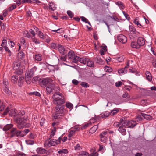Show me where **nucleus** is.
I'll return each mask as SVG.
<instances>
[{
	"instance_id": "f257e3e1",
	"label": "nucleus",
	"mask_w": 156,
	"mask_h": 156,
	"mask_svg": "<svg viewBox=\"0 0 156 156\" xmlns=\"http://www.w3.org/2000/svg\"><path fill=\"white\" fill-rule=\"evenodd\" d=\"M53 102L57 105L55 107V111L58 114H63L65 112L63 104L65 103L63 95L59 92L55 93L52 96Z\"/></svg>"
},
{
	"instance_id": "f03ea898",
	"label": "nucleus",
	"mask_w": 156,
	"mask_h": 156,
	"mask_svg": "<svg viewBox=\"0 0 156 156\" xmlns=\"http://www.w3.org/2000/svg\"><path fill=\"white\" fill-rule=\"evenodd\" d=\"M24 114V112L22 111L18 114V117L15 118V121L17 123V127L20 129L24 127H29L30 125V123H27L28 119L27 117L23 116Z\"/></svg>"
},
{
	"instance_id": "7ed1b4c3",
	"label": "nucleus",
	"mask_w": 156,
	"mask_h": 156,
	"mask_svg": "<svg viewBox=\"0 0 156 156\" xmlns=\"http://www.w3.org/2000/svg\"><path fill=\"white\" fill-rule=\"evenodd\" d=\"M62 138V136H61L58 139H53L49 138L48 139L46 140L44 145L45 147H49L51 146H55L56 145L60 144Z\"/></svg>"
},
{
	"instance_id": "20e7f679",
	"label": "nucleus",
	"mask_w": 156,
	"mask_h": 156,
	"mask_svg": "<svg viewBox=\"0 0 156 156\" xmlns=\"http://www.w3.org/2000/svg\"><path fill=\"white\" fill-rule=\"evenodd\" d=\"M21 62L20 60L16 61L13 63V69L17 71L16 73L19 75H21L23 72V70L21 66Z\"/></svg>"
},
{
	"instance_id": "39448f33",
	"label": "nucleus",
	"mask_w": 156,
	"mask_h": 156,
	"mask_svg": "<svg viewBox=\"0 0 156 156\" xmlns=\"http://www.w3.org/2000/svg\"><path fill=\"white\" fill-rule=\"evenodd\" d=\"M10 137L12 138L14 136L22 137L24 136L23 133L20 131H18L16 128H13L10 130Z\"/></svg>"
},
{
	"instance_id": "423d86ee",
	"label": "nucleus",
	"mask_w": 156,
	"mask_h": 156,
	"mask_svg": "<svg viewBox=\"0 0 156 156\" xmlns=\"http://www.w3.org/2000/svg\"><path fill=\"white\" fill-rule=\"evenodd\" d=\"M129 31L131 34H132V36L133 38H136L140 36V34L137 32L135 28L132 26L130 25L129 27Z\"/></svg>"
},
{
	"instance_id": "0eeeda50",
	"label": "nucleus",
	"mask_w": 156,
	"mask_h": 156,
	"mask_svg": "<svg viewBox=\"0 0 156 156\" xmlns=\"http://www.w3.org/2000/svg\"><path fill=\"white\" fill-rule=\"evenodd\" d=\"M53 81L52 79L47 78H45L41 80H40V82L41 86L44 87L46 86H47Z\"/></svg>"
},
{
	"instance_id": "6e6552de",
	"label": "nucleus",
	"mask_w": 156,
	"mask_h": 156,
	"mask_svg": "<svg viewBox=\"0 0 156 156\" xmlns=\"http://www.w3.org/2000/svg\"><path fill=\"white\" fill-rule=\"evenodd\" d=\"M108 136L107 131H103L99 135L100 140L102 142L105 143L106 141Z\"/></svg>"
},
{
	"instance_id": "1a4fd4ad",
	"label": "nucleus",
	"mask_w": 156,
	"mask_h": 156,
	"mask_svg": "<svg viewBox=\"0 0 156 156\" xmlns=\"http://www.w3.org/2000/svg\"><path fill=\"white\" fill-rule=\"evenodd\" d=\"M129 67V62H127L124 68L119 69L118 72L120 75H122L127 73V68Z\"/></svg>"
},
{
	"instance_id": "9d476101",
	"label": "nucleus",
	"mask_w": 156,
	"mask_h": 156,
	"mask_svg": "<svg viewBox=\"0 0 156 156\" xmlns=\"http://www.w3.org/2000/svg\"><path fill=\"white\" fill-rule=\"evenodd\" d=\"M56 89V87L55 84L53 83V81L50 84L48 85L46 88L47 92L49 94Z\"/></svg>"
},
{
	"instance_id": "9b49d317",
	"label": "nucleus",
	"mask_w": 156,
	"mask_h": 156,
	"mask_svg": "<svg viewBox=\"0 0 156 156\" xmlns=\"http://www.w3.org/2000/svg\"><path fill=\"white\" fill-rule=\"evenodd\" d=\"M8 112L9 115L11 116H16L18 115V114L16 112V110L15 109H12L9 111L8 109L7 108L4 112V115H6Z\"/></svg>"
},
{
	"instance_id": "f8f14e48",
	"label": "nucleus",
	"mask_w": 156,
	"mask_h": 156,
	"mask_svg": "<svg viewBox=\"0 0 156 156\" xmlns=\"http://www.w3.org/2000/svg\"><path fill=\"white\" fill-rule=\"evenodd\" d=\"M118 40L123 44L125 43L127 41L126 37L122 34H119L117 37Z\"/></svg>"
},
{
	"instance_id": "ddd939ff",
	"label": "nucleus",
	"mask_w": 156,
	"mask_h": 156,
	"mask_svg": "<svg viewBox=\"0 0 156 156\" xmlns=\"http://www.w3.org/2000/svg\"><path fill=\"white\" fill-rule=\"evenodd\" d=\"M57 48L59 53L62 55H64L67 53V50H66L64 47L60 44H58Z\"/></svg>"
},
{
	"instance_id": "4468645a",
	"label": "nucleus",
	"mask_w": 156,
	"mask_h": 156,
	"mask_svg": "<svg viewBox=\"0 0 156 156\" xmlns=\"http://www.w3.org/2000/svg\"><path fill=\"white\" fill-rule=\"evenodd\" d=\"M68 153V151L67 149H60L58 152L57 155L58 156H66L64 154Z\"/></svg>"
},
{
	"instance_id": "2eb2a0df",
	"label": "nucleus",
	"mask_w": 156,
	"mask_h": 156,
	"mask_svg": "<svg viewBox=\"0 0 156 156\" xmlns=\"http://www.w3.org/2000/svg\"><path fill=\"white\" fill-rule=\"evenodd\" d=\"M137 42L140 47L141 46H143L145 44L144 39L141 37H139L137 39Z\"/></svg>"
},
{
	"instance_id": "dca6fc26",
	"label": "nucleus",
	"mask_w": 156,
	"mask_h": 156,
	"mask_svg": "<svg viewBox=\"0 0 156 156\" xmlns=\"http://www.w3.org/2000/svg\"><path fill=\"white\" fill-rule=\"evenodd\" d=\"M127 126L128 128H133L136 125V122L132 120H128Z\"/></svg>"
},
{
	"instance_id": "f3484780",
	"label": "nucleus",
	"mask_w": 156,
	"mask_h": 156,
	"mask_svg": "<svg viewBox=\"0 0 156 156\" xmlns=\"http://www.w3.org/2000/svg\"><path fill=\"white\" fill-rule=\"evenodd\" d=\"M34 74L33 69H30L29 70H27L25 73V76H29L32 77Z\"/></svg>"
},
{
	"instance_id": "a211bd4d",
	"label": "nucleus",
	"mask_w": 156,
	"mask_h": 156,
	"mask_svg": "<svg viewBox=\"0 0 156 156\" xmlns=\"http://www.w3.org/2000/svg\"><path fill=\"white\" fill-rule=\"evenodd\" d=\"M26 2L27 3H40V2L38 0H23L21 1L22 3H24Z\"/></svg>"
},
{
	"instance_id": "6ab92c4d",
	"label": "nucleus",
	"mask_w": 156,
	"mask_h": 156,
	"mask_svg": "<svg viewBox=\"0 0 156 156\" xmlns=\"http://www.w3.org/2000/svg\"><path fill=\"white\" fill-rule=\"evenodd\" d=\"M145 75L146 79L149 82L151 81L152 77L150 72L148 71H146L145 72Z\"/></svg>"
},
{
	"instance_id": "aec40b11",
	"label": "nucleus",
	"mask_w": 156,
	"mask_h": 156,
	"mask_svg": "<svg viewBox=\"0 0 156 156\" xmlns=\"http://www.w3.org/2000/svg\"><path fill=\"white\" fill-rule=\"evenodd\" d=\"M37 153L38 154H44L46 152V150L41 147L38 148L36 150Z\"/></svg>"
},
{
	"instance_id": "412c9836",
	"label": "nucleus",
	"mask_w": 156,
	"mask_h": 156,
	"mask_svg": "<svg viewBox=\"0 0 156 156\" xmlns=\"http://www.w3.org/2000/svg\"><path fill=\"white\" fill-rule=\"evenodd\" d=\"M49 9L54 11L56 9V5L53 2H51L49 4Z\"/></svg>"
},
{
	"instance_id": "4be33fe9",
	"label": "nucleus",
	"mask_w": 156,
	"mask_h": 156,
	"mask_svg": "<svg viewBox=\"0 0 156 156\" xmlns=\"http://www.w3.org/2000/svg\"><path fill=\"white\" fill-rule=\"evenodd\" d=\"M118 130L123 135H125L126 134V129L122 126H120L119 128L118 129Z\"/></svg>"
},
{
	"instance_id": "5701e85b",
	"label": "nucleus",
	"mask_w": 156,
	"mask_h": 156,
	"mask_svg": "<svg viewBox=\"0 0 156 156\" xmlns=\"http://www.w3.org/2000/svg\"><path fill=\"white\" fill-rule=\"evenodd\" d=\"M116 4L121 9H123L125 8V6L123 4L121 1H119L115 2Z\"/></svg>"
},
{
	"instance_id": "b1692460",
	"label": "nucleus",
	"mask_w": 156,
	"mask_h": 156,
	"mask_svg": "<svg viewBox=\"0 0 156 156\" xmlns=\"http://www.w3.org/2000/svg\"><path fill=\"white\" fill-rule=\"evenodd\" d=\"M3 91L5 92L8 95H10L11 94V92L9 90L8 87L2 88Z\"/></svg>"
},
{
	"instance_id": "393cba45",
	"label": "nucleus",
	"mask_w": 156,
	"mask_h": 156,
	"mask_svg": "<svg viewBox=\"0 0 156 156\" xmlns=\"http://www.w3.org/2000/svg\"><path fill=\"white\" fill-rule=\"evenodd\" d=\"M24 80V77L21 76L19 78L18 81V84L19 86L21 87L22 85Z\"/></svg>"
},
{
	"instance_id": "a878e982",
	"label": "nucleus",
	"mask_w": 156,
	"mask_h": 156,
	"mask_svg": "<svg viewBox=\"0 0 156 156\" xmlns=\"http://www.w3.org/2000/svg\"><path fill=\"white\" fill-rule=\"evenodd\" d=\"M119 108H115L110 112V115H113L117 113L119 111Z\"/></svg>"
},
{
	"instance_id": "bb28decb",
	"label": "nucleus",
	"mask_w": 156,
	"mask_h": 156,
	"mask_svg": "<svg viewBox=\"0 0 156 156\" xmlns=\"http://www.w3.org/2000/svg\"><path fill=\"white\" fill-rule=\"evenodd\" d=\"M87 65L90 67H91L94 66V63L93 61L90 60V59L88 58L86 63Z\"/></svg>"
},
{
	"instance_id": "cd10ccee",
	"label": "nucleus",
	"mask_w": 156,
	"mask_h": 156,
	"mask_svg": "<svg viewBox=\"0 0 156 156\" xmlns=\"http://www.w3.org/2000/svg\"><path fill=\"white\" fill-rule=\"evenodd\" d=\"M87 59V58L84 57H82L79 59V61L80 63L83 64H86Z\"/></svg>"
},
{
	"instance_id": "c85d7f7f",
	"label": "nucleus",
	"mask_w": 156,
	"mask_h": 156,
	"mask_svg": "<svg viewBox=\"0 0 156 156\" xmlns=\"http://www.w3.org/2000/svg\"><path fill=\"white\" fill-rule=\"evenodd\" d=\"M98 125H95L93 126L90 130V133H94L98 128Z\"/></svg>"
},
{
	"instance_id": "c756f323",
	"label": "nucleus",
	"mask_w": 156,
	"mask_h": 156,
	"mask_svg": "<svg viewBox=\"0 0 156 156\" xmlns=\"http://www.w3.org/2000/svg\"><path fill=\"white\" fill-rule=\"evenodd\" d=\"M37 34L41 39H44L45 38L46 36V35L45 34H44L42 31L41 30Z\"/></svg>"
},
{
	"instance_id": "7c9ffc66",
	"label": "nucleus",
	"mask_w": 156,
	"mask_h": 156,
	"mask_svg": "<svg viewBox=\"0 0 156 156\" xmlns=\"http://www.w3.org/2000/svg\"><path fill=\"white\" fill-rule=\"evenodd\" d=\"M13 127L12 124H7L3 128V130L4 131H7Z\"/></svg>"
},
{
	"instance_id": "2f4dec72",
	"label": "nucleus",
	"mask_w": 156,
	"mask_h": 156,
	"mask_svg": "<svg viewBox=\"0 0 156 156\" xmlns=\"http://www.w3.org/2000/svg\"><path fill=\"white\" fill-rule=\"evenodd\" d=\"M9 83L7 80L4 79L3 80V83L2 84V87H8Z\"/></svg>"
},
{
	"instance_id": "473e14b6",
	"label": "nucleus",
	"mask_w": 156,
	"mask_h": 156,
	"mask_svg": "<svg viewBox=\"0 0 156 156\" xmlns=\"http://www.w3.org/2000/svg\"><path fill=\"white\" fill-rule=\"evenodd\" d=\"M24 53L23 51H21L17 54V56L20 60L22 59L24 57Z\"/></svg>"
},
{
	"instance_id": "72a5a7b5",
	"label": "nucleus",
	"mask_w": 156,
	"mask_h": 156,
	"mask_svg": "<svg viewBox=\"0 0 156 156\" xmlns=\"http://www.w3.org/2000/svg\"><path fill=\"white\" fill-rule=\"evenodd\" d=\"M141 115L145 119H146L147 120L151 119H152V116L150 115L146 114L144 113H141Z\"/></svg>"
},
{
	"instance_id": "f704fd0d",
	"label": "nucleus",
	"mask_w": 156,
	"mask_h": 156,
	"mask_svg": "<svg viewBox=\"0 0 156 156\" xmlns=\"http://www.w3.org/2000/svg\"><path fill=\"white\" fill-rule=\"evenodd\" d=\"M68 57L70 59L73 58L75 56L74 52L72 51H70L68 53Z\"/></svg>"
},
{
	"instance_id": "c9c22d12",
	"label": "nucleus",
	"mask_w": 156,
	"mask_h": 156,
	"mask_svg": "<svg viewBox=\"0 0 156 156\" xmlns=\"http://www.w3.org/2000/svg\"><path fill=\"white\" fill-rule=\"evenodd\" d=\"M131 46L133 48H140L138 44L137 43L135 42H132L131 43Z\"/></svg>"
},
{
	"instance_id": "e433bc0d",
	"label": "nucleus",
	"mask_w": 156,
	"mask_h": 156,
	"mask_svg": "<svg viewBox=\"0 0 156 156\" xmlns=\"http://www.w3.org/2000/svg\"><path fill=\"white\" fill-rule=\"evenodd\" d=\"M128 120H124L122 121H121V122L120 123V125L121 126H127Z\"/></svg>"
},
{
	"instance_id": "4c0bfd02",
	"label": "nucleus",
	"mask_w": 156,
	"mask_h": 156,
	"mask_svg": "<svg viewBox=\"0 0 156 156\" xmlns=\"http://www.w3.org/2000/svg\"><path fill=\"white\" fill-rule=\"evenodd\" d=\"M79 156H89V153L86 151H82L80 152L79 154Z\"/></svg>"
},
{
	"instance_id": "58836bf2",
	"label": "nucleus",
	"mask_w": 156,
	"mask_h": 156,
	"mask_svg": "<svg viewBox=\"0 0 156 156\" xmlns=\"http://www.w3.org/2000/svg\"><path fill=\"white\" fill-rule=\"evenodd\" d=\"M34 58L36 60L40 61L42 59L41 55L40 54L36 55H35Z\"/></svg>"
},
{
	"instance_id": "ea45409f",
	"label": "nucleus",
	"mask_w": 156,
	"mask_h": 156,
	"mask_svg": "<svg viewBox=\"0 0 156 156\" xmlns=\"http://www.w3.org/2000/svg\"><path fill=\"white\" fill-rule=\"evenodd\" d=\"M12 82L14 83L17 82V81L18 79V77L16 76H13L12 77Z\"/></svg>"
},
{
	"instance_id": "a19ab883",
	"label": "nucleus",
	"mask_w": 156,
	"mask_h": 156,
	"mask_svg": "<svg viewBox=\"0 0 156 156\" xmlns=\"http://www.w3.org/2000/svg\"><path fill=\"white\" fill-rule=\"evenodd\" d=\"M110 115V112L108 111H106L105 113L102 114L101 117L102 118H106L108 117Z\"/></svg>"
},
{
	"instance_id": "79ce46f5",
	"label": "nucleus",
	"mask_w": 156,
	"mask_h": 156,
	"mask_svg": "<svg viewBox=\"0 0 156 156\" xmlns=\"http://www.w3.org/2000/svg\"><path fill=\"white\" fill-rule=\"evenodd\" d=\"M66 106L67 108L70 109H73V104L69 102H66Z\"/></svg>"
},
{
	"instance_id": "37998d69",
	"label": "nucleus",
	"mask_w": 156,
	"mask_h": 156,
	"mask_svg": "<svg viewBox=\"0 0 156 156\" xmlns=\"http://www.w3.org/2000/svg\"><path fill=\"white\" fill-rule=\"evenodd\" d=\"M79 57L77 56H75L73 58L71 59L73 60L72 62L77 63L79 60Z\"/></svg>"
},
{
	"instance_id": "c03bdc74",
	"label": "nucleus",
	"mask_w": 156,
	"mask_h": 156,
	"mask_svg": "<svg viewBox=\"0 0 156 156\" xmlns=\"http://www.w3.org/2000/svg\"><path fill=\"white\" fill-rule=\"evenodd\" d=\"M20 42L21 45L24 46V47H26L27 44L25 42V41L24 39L22 37L20 38Z\"/></svg>"
},
{
	"instance_id": "a18cd8bd",
	"label": "nucleus",
	"mask_w": 156,
	"mask_h": 156,
	"mask_svg": "<svg viewBox=\"0 0 156 156\" xmlns=\"http://www.w3.org/2000/svg\"><path fill=\"white\" fill-rule=\"evenodd\" d=\"M133 23L137 25L139 27H140V26H141V24L139 23L137 18H136L134 20Z\"/></svg>"
},
{
	"instance_id": "49530a36",
	"label": "nucleus",
	"mask_w": 156,
	"mask_h": 156,
	"mask_svg": "<svg viewBox=\"0 0 156 156\" xmlns=\"http://www.w3.org/2000/svg\"><path fill=\"white\" fill-rule=\"evenodd\" d=\"M23 35L24 37H26L28 38L30 37V35L28 31H24L23 32Z\"/></svg>"
},
{
	"instance_id": "de8ad7c7",
	"label": "nucleus",
	"mask_w": 156,
	"mask_h": 156,
	"mask_svg": "<svg viewBox=\"0 0 156 156\" xmlns=\"http://www.w3.org/2000/svg\"><path fill=\"white\" fill-rule=\"evenodd\" d=\"M26 142L28 145H32L34 144V141L33 140L29 139L26 140Z\"/></svg>"
},
{
	"instance_id": "09e8293b",
	"label": "nucleus",
	"mask_w": 156,
	"mask_h": 156,
	"mask_svg": "<svg viewBox=\"0 0 156 156\" xmlns=\"http://www.w3.org/2000/svg\"><path fill=\"white\" fill-rule=\"evenodd\" d=\"M75 133V131H74V130H71L69 131L68 135L69 140L71 139V137Z\"/></svg>"
},
{
	"instance_id": "8fccbe9b",
	"label": "nucleus",
	"mask_w": 156,
	"mask_h": 156,
	"mask_svg": "<svg viewBox=\"0 0 156 156\" xmlns=\"http://www.w3.org/2000/svg\"><path fill=\"white\" fill-rule=\"evenodd\" d=\"M32 39L33 41L35 44H39L40 43L38 40L35 38L34 37H32Z\"/></svg>"
},
{
	"instance_id": "3c124183",
	"label": "nucleus",
	"mask_w": 156,
	"mask_h": 156,
	"mask_svg": "<svg viewBox=\"0 0 156 156\" xmlns=\"http://www.w3.org/2000/svg\"><path fill=\"white\" fill-rule=\"evenodd\" d=\"M31 77L25 76V81L27 84H30L31 81Z\"/></svg>"
},
{
	"instance_id": "603ef678",
	"label": "nucleus",
	"mask_w": 156,
	"mask_h": 156,
	"mask_svg": "<svg viewBox=\"0 0 156 156\" xmlns=\"http://www.w3.org/2000/svg\"><path fill=\"white\" fill-rule=\"evenodd\" d=\"M122 12L126 20L129 21L130 19V18L128 14L125 11H122Z\"/></svg>"
},
{
	"instance_id": "864d4df0",
	"label": "nucleus",
	"mask_w": 156,
	"mask_h": 156,
	"mask_svg": "<svg viewBox=\"0 0 156 156\" xmlns=\"http://www.w3.org/2000/svg\"><path fill=\"white\" fill-rule=\"evenodd\" d=\"M116 58L117 60L119 62H122L124 60V58L122 56H117Z\"/></svg>"
},
{
	"instance_id": "5fc2aeb1",
	"label": "nucleus",
	"mask_w": 156,
	"mask_h": 156,
	"mask_svg": "<svg viewBox=\"0 0 156 156\" xmlns=\"http://www.w3.org/2000/svg\"><path fill=\"white\" fill-rule=\"evenodd\" d=\"M16 155V156H26L24 153L21 151L17 152Z\"/></svg>"
},
{
	"instance_id": "6e6d98bb",
	"label": "nucleus",
	"mask_w": 156,
	"mask_h": 156,
	"mask_svg": "<svg viewBox=\"0 0 156 156\" xmlns=\"http://www.w3.org/2000/svg\"><path fill=\"white\" fill-rule=\"evenodd\" d=\"M82 20L85 22L86 23H87L88 24L91 26V24L88 21V20L86 18L84 17H82Z\"/></svg>"
},
{
	"instance_id": "4d7b16f0",
	"label": "nucleus",
	"mask_w": 156,
	"mask_h": 156,
	"mask_svg": "<svg viewBox=\"0 0 156 156\" xmlns=\"http://www.w3.org/2000/svg\"><path fill=\"white\" fill-rule=\"evenodd\" d=\"M67 13L70 18H72L73 16L72 12L70 10L67 11Z\"/></svg>"
},
{
	"instance_id": "13d9d810",
	"label": "nucleus",
	"mask_w": 156,
	"mask_h": 156,
	"mask_svg": "<svg viewBox=\"0 0 156 156\" xmlns=\"http://www.w3.org/2000/svg\"><path fill=\"white\" fill-rule=\"evenodd\" d=\"M45 122V119L44 118H42L40 121V125L41 126H43Z\"/></svg>"
},
{
	"instance_id": "bf43d9fd",
	"label": "nucleus",
	"mask_w": 156,
	"mask_h": 156,
	"mask_svg": "<svg viewBox=\"0 0 156 156\" xmlns=\"http://www.w3.org/2000/svg\"><path fill=\"white\" fill-rule=\"evenodd\" d=\"M81 85L82 87H89V84L85 82H82L81 83Z\"/></svg>"
},
{
	"instance_id": "052dcab7",
	"label": "nucleus",
	"mask_w": 156,
	"mask_h": 156,
	"mask_svg": "<svg viewBox=\"0 0 156 156\" xmlns=\"http://www.w3.org/2000/svg\"><path fill=\"white\" fill-rule=\"evenodd\" d=\"M97 62L100 64H101L103 63V62L101 58H98L97 60Z\"/></svg>"
},
{
	"instance_id": "680f3d73",
	"label": "nucleus",
	"mask_w": 156,
	"mask_h": 156,
	"mask_svg": "<svg viewBox=\"0 0 156 156\" xmlns=\"http://www.w3.org/2000/svg\"><path fill=\"white\" fill-rule=\"evenodd\" d=\"M105 69L106 72H111L112 69L110 67H108L107 66H106L105 67Z\"/></svg>"
},
{
	"instance_id": "e2e57ef3",
	"label": "nucleus",
	"mask_w": 156,
	"mask_h": 156,
	"mask_svg": "<svg viewBox=\"0 0 156 156\" xmlns=\"http://www.w3.org/2000/svg\"><path fill=\"white\" fill-rule=\"evenodd\" d=\"M99 151H102V153H103L105 151V147L103 146L99 145Z\"/></svg>"
},
{
	"instance_id": "0e129e2a",
	"label": "nucleus",
	"mask_w": 156,
	"mask_h": 156,
	"mask_svg": "<svg viewBox=\"0 0 156 156\" xmlns=\"http://www.w3.org/2000/svg\"><path fill=\"white\" fill-rule=\"evenodd\" d=\"M16 5H13L9 7V11H12L15 8H16Z\"/></svg>"
},
{
	"instance_id": "69168bd1",
	"label": "nucleus",
	"mask_w": 156,
	"mask_h": 156,
	"mask_svg": "<svg viewBox=\"0 0 156 156\" xmlns=\"http://www.w3.org/2000/svg\"><path fill=\"white\" fill-rule=\"evenodd\" d=\"M36 137V135L33 133H30L29 135V137L31 139H34Z\"/></svg>"
},
{
	"instance_id": "338daca9",
	"label": "nucleus",
	"mask_w": 156,
	"mask_h": 156,
	"mask_svg": "<svg viewBox=\"0 0 156 156\" xmlns=\"http://www.w3.org/2000/svg\"><path fill=\"white\" fill-rule=\"evenodd\" d=\"M44 39H45V41L47 43H49L51 41L50 38L47 35L46 36L45 38Z\"/></svg>"
},
{
	"instance_id": "774afa93",
	"label": "nucleus",
	"mask_w": 156,
	"mask_h": 156,
	"mask_svg": "<svg viewBox=\"0 0 156 156\" xmlns=\"http://www.w3.org/2000/svg\"><path fill=\"white\" fill-rule=\"evenodd\" d=\"M98 153L95 151H93V152L91 153L90 155V156H98Z\"/></svg>"
}]
</instances>
